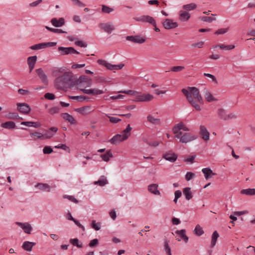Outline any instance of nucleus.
Wrapping results in <instances>:
<instances>
[{
    "mask_svg": "<svg viewBox=\"0 0 255 255\" xmlns=\"http://www.w3.org/2000/svg\"><path fill=\"white\" fill-rule=\"evenodd\" d=\"M181 91L191 106L196 111H200L201 110L199 104L203 105L204 102L199 90L197 88L187 87L186 89H182Z\"/></svg>",
    "mask_w": 255,
    "mask_h": 255,
    "instance_id": "obj_1",
    "label": "nucleus"
},
{
    "mask_svg": "<svg viewBox=\"0 0 255 255\" xmlns=\"http://www.w3.org/2000/svg\"><path fill=\"white\" fill-rule=\"evenodd\" d=\"M189 129L182 122H180L173 127L172 131L175 134V138L179 139L182 143H187L195 140L197 136L191 132H187Z\"/></svg>",
    "mask_w": 255,
    "mask_h": 255,
    "instance_id": "obj_2",
    "label": "nucleus"
},
{
    "mask_svg": "<svg viewBox=\"0 0 255 255\" xmlns=\"http://www.w3.org/2000/svg\"><path fill=\"white\" fill-rule=\"evenodd\" d=\"M72 75L69 72H65L61 76H59L54 81L55 86L57 89H61L67 88L70 85Z\"/></svg>",
    "mask_w": 255,
    "mask_h": 255,
    "instance_id": "obj_3",
    "label": "nucleus"
},
{
    "mask_svg": "<svg viewBox=\"0 0 255 255\" xmlns=\"http://www.w3.org/2000/svg\"><path fill=\"white\" fill-rule=\"evenodd\" d=\"M75 84L81 90V89H85V88L91 87L92 85V81L91 79L88 78L85 75H83L80 77Z\"/></svg>",
    "mask_w": 255,
    "mask_h": 255,
    "instance_id": "obj_4",
    "label": "nucleus"
},
{
    "mask_svg": "<svg viewBox=\"0 0 255 255\" xmlns=\"http://www.w3.org/2000/svg\"><path fill=\"white\" fill-rule=\"evenodd\" d=\"M98 63L105 67H106L108 70H117L119 69H122L125 65L124 64H120L118 65H113L111 63H108L107 61L104 60L99 59L98 60Z\"/></svg>",
    "mask_w": 255,
    "mask_h": 255,
    "instance_id": "obj_5",
    "label": "nucleus"
},
{
    "mask_svg": "<svg viewBox=\"0 0 255 255\" xmlns=\"http://www.w3.org/2000/svg\"><path fill=\"white\" fill-rule=\"evenodd\" d=\"M133 19L136 21L141 22H147L152 24L154 27H156V21L153 17L148 15H142L139 16L134 17Z\"/></svg>",
    "mask_w": 255,
    "mask_h": 255,
    "instance_id": "obj_6",
    "label": "nucleus"
},
{
    "mask_svg": "<svg viewBox=\"0 0 255 255\" xmlns=\"http://www.w3.org/2000/svg\"><path fill=\"white\" fill-rule=\"evenodd\" d=\"M99 27L101 30L108 34H111L115 29V25L110 22L100 23Z\"/></svg>",
    "mask_w": 255,
    "mask_h": 255,
    "instance_id": "obj_7",
    "label": "nucleus"
},
{
    "mask_svg": "<svg viewBox=\"0 0 255 255\" xmlns=\"http://www.w3.org/2000/svg\"><path fill=\"white\" fill-rule=\"evenodd\" d=\"M58 50L62 55H65L69 54H79L78 51L72 47H64L61 46L58 47Z\"/></svg>",
    "mask_w": 255,
    "mask_h": 255,
    "instance_id": "obj_8",
    "label": "nucleus"
},
{
    "mask_svg": "<svg viewBox=\"0 0 255 255\" xmlns=\"http://www.w3.org/2000/svg\"><path fill=\"white\" fill-rule=\"evenodd\" d=\"M162 24L163 27L166 29H173L178 26V24L176 22H173V20L171 19L166 18L163 22Z\"/></svg>",
    "mask_w": 255,
    "mask_h": 255,
    "instance_id": "obj_9",
    "label": "nucleus"
},
{
    "mask_svg": "<svg viewBox=\"0 0 255 255\" xmlns=\"http://www.w3.org/2000/svg\"><path fill=\"white\" fill-rule=\"evenodd\" d=\"M17 110L21 113L24 114H28L31 110L30 107L26 103H20L17 104Z\"/></svg>",
    "mask_w": 255,
    "mask_h": 255,
    "instance_id": "obj_10",
    "label": "nucleus"
},
{
    "mask_svg": "<svg viewBox=\"0 0 255 255\" xmlns=\"http://www.w3.org/2000/svg\"><path fill=\"white\" fill-rule=\"evenodd\" d=\"M35 72L42 82L45 85H47L48 83L47 76L43 69L42 68H38L35 70Z\"/></svg>",
    "mask_w": 255,
    "mask_h": 255,
    "instance_id": "obj_11",
    "label": "nucleus"
},
{
    "mask_svg": "<svg viewBox=\"0 0 255 255\" xmlns=\"http://www.w3.org/2000/svg\"><path fill=\"white\" fill-rule=\"evenodd\" d=\"M126 39L133 43L139 44H142L145 41V38L140 35L128 36L126 37Z\"/></svg>",
    "mask_w": 255,
    "mask_h": 255,
    "instance_id": "obj_12",
    "label": "nucleus"
},
{
    "mask_svg": "<svg viewBox=\"0 0 255 255\" xmlns=\"http://www.w3.org/2000/svg\"><path fill=\"white\" fill-rule=\"evenodd\" d=\"M81 91L85 94L94 96L102 94L104 93L103 90L96 88L90 89H81Z\"/></svg>",
    "mask_w": 255,
    "mask_h": 255,
    "instance_id": "obj_13",
    "label": "nucleus"
},
{
    "mask_svg": "<svg viewBox=\"0 0 255 255\" xmlns=\"http://www.w3.org/2000/svg\"><path fill=\"white\" fill-rule=\"evenodd\" d=\"M58 128L55 127H51L44 133L45 139L52 137L58 131Z\"/></svg>",
    "mask_w": 255,
    "mask_h": 255,
    "instance_id": "obj_14",
    "label": "nucleus"
},
{
    "mask_svg": "<svg viewBox=\"0 0 255 255\" xmlns=\"http://www.w3.org/2000/svg\"><path fill=\"white\" fill-rule=\"evenodd\" d=\"M16 224L21 227L26 234H30L31 231L32 230V227L28 223H21L17 222H16Z\"/></svg>",
    "mask_w": 255,
    "mask_h": 255,
    "instance_id": "obj_15",
    "label": "nucleus"
},
{
    "mask_svg": "<svg viewBox=\"0 0 255 255\" xmlns=\"http://www.w3.org/2000/svg\"><path fill=\"white\" fill-rule=\"evenodd\" d=\"M153 96L149 94H144L138 95L136 97V101L138 102H148L152 100Z\"/></svg>",
    "mask_w": 255,
    "mask_h": 255,
    "instance_id": "obj_16",
    "label": "nucleus"
},
{
    "mask_svg": "<svg viewBox=\"0 0 255 255\" xmlns=\"http://www.w3.org/2000/svg\"><path fill=\"white\" fill-rule=\"evenodd\" d=\"M50 22L55 27H61L65 24V19L63 17H61L59 19L53 18L51 19Z\"/></svg>",
    "mask_w": 255,
    "mask_h": 255,
    "instance_id": "obj_17",
    "label": "nucleus"
},
{
    "mask_svg": "<svg viewBox=\"0 0 255 255\" xmlns=\"http://www.w3.org/2000/svg\"><path fill=\"white\" fill-rule=\"evenodd\" d=\"M179 19L181 21H186L190 17V14L186 10L183 9L179 11Z\"/></svg>",
    "mask_w": 255,
    "mask_h": 255,
    "instance_id": "obj_18",
    "label": "nucleus"
},
{
    "mask_svg": "<svg viewBox=\"0 0 255 255\" xmlns=\"http://www.w3.org/2000/svg\"><path fill=\"white\" fill-rule=\"evenodd\" d=\"M203 92L204 97L207 102H211L217 101V99L213 96L208 89L205 88Z\"/></svg>",
    "mask_w": 255,
    "mask_h": 255,
    "instance_id": "obj_19",
    "label": "nucleus"
},
{
    "mask_svg": "<svg viewBox=\"0 0 255 255\" xmlns=\"http://www.w3.org/2000/svg\"><path fill=\"white\" fill-rule=\"evenodd\" d=\"M125 140L122 134H118L114 136L109 141L112 144H117Z\"/></svg>",
    "mask_w": 255,
    "mask_h": 255,
    "instance_id": "obj_20",
    "label": "nucleus"
},
{
    "mask_svg": "<svg viewBox=\"0 0 255 255\" xmlns=\"http://www.w3.org/2000/svg\"><path fill=\"white\" fill-rule=\"evenodd\" d=\"M75 110L77 112L83 115H87L92 112V108L90 106L82 107L79 108H77Z\"/></svg>",
    "mask_w": 255,
    "mask_h": 255,
    "instance_id": "obj_21",
    "label": "nucleus"
},
{
    "mask_svg": "<svg viewBox=\"0 0 255 255\" xmlns=\"http://www.w3.org/2000/svg\"><path fill=\"white\" fill-rule=\"evenodd\" d=\"M200 134L202 135L204 140H208L209 139L210 133L205 127L201 126L200 127Z\"/></svg>",
    "mask_w": 255,
    "mask_h": 255,
    "instance_id": "obj_22",
    "label": "nucleus"
},
{
    "mask_svg": "<svg viewBox=\"0 0 255 255\" xmlns=\"http://www.w3.org/2000/svg\"><path fill=\"white\" fill-rule=\"evenodd\" d=\"M163 157L166 160L173 162L177 159V155L173 152H169L165 154L163 156Z\"/></svg>",
    "mask_w": 255,
    "mask_h": 255,
    "instance_id": "obj_23",
    "label": "nucleus"
},
{
    "mask_svg": "<svg viewBox=\"0 0 255 255\" xmlns=\"http://www.w3.org/2000/svg\"><path fill=\"white\" fill-rule=\"evenodd\" d=\"M61 117L65 121H68L71 124H75L76 123V121L74 117L67 113H62L61 114Z\"/></svg>",
    "mask_w": 255,
    "mask_h": 255,
    "instance_id": "obj_24",
    "label": "nucleus"
},
{
    "mask_svg": "<svg viewBox=\"0 0 255 255\" xmlns=\"http://www.w3.org/2000/svg\"><path fill=\"white\" fill-rule=\"evenodd\" d=\"M158 185L156 184H150L148 186V191L154 195H159L160 192L158 190Z\"/></svg>",
    "mask_w": 255,
    "mask_h": 255,
    "instance_id": "obj_25",
    "label": "nucleus"
},
{
    "mask_svg": "<svg viewBox=\"0 0 255 255\" xmlns=\"http://www.w3.org/2000/svg\"><path fill=\"white\" fill-rule=\"evenodd\" d=\"M202 172L204 174L205 177L206 179L210 178L212 176L216 175V173L213 172L210 168H205L202 169Z\"/></svg>",
    "mask_w": 255,
    "mask_h": 255,
    "instance_id": "obj_26",
    "label": "nucleus"
},
{
    "mask_svg": "<svg viewBox=\"0 0 255 255\" xmlns=\"http://www.w3.org/2000/svg\"><path fill=\"white\" fill-rule=\"evenodd\" d=\"M42 191L50 192L51 187L46 183H38L35 186Z\"/></svg>",
    "mask_w": 255,
    "mask_h": 255,
    "instance_id": "obj_27",
    "label": "nucleus"
},
{
    "mask_svg": "<svg viewBox=\"0 0 255 255\" xmlns=\"http://www.w3.org/2000/svg\"><path fill=\"white\" fill-rule=\"evenodd\" d=\"M176 234L178 235L185 242V243H187L188 241V237L186 235L185 233L186 231L185 229H182L181 230H177L175 232Z\"/></svg>",
    "mask_w": 255,
    "mask_h": 255,
    "instance_id": "obj_28",
    "label": "nucleus"
},
{
    "mask_svg": "<svg viewBox=\"0 0 255 255\" xmlns=\"http://www.w3.org/2000/svg\"><path fill=\"white\" fill-rule=\"evenodd\" d=\"M20 124L29 127H32L35 128H38L41 126L40 123L34 122H22Z\"/></svg>",
    "mask_w": 255,
    "mask_h": 255,
    "instance_id": "obj_29",
    "label": "nucleus"
},
{
    "mask_svg": "<svg viewBox=\"0 0 255 255\" xmlns=\"http://www.w3.org/2000/svg\"><path fill=\"white\" fill-rule=\"evenodd\" d=\"M35 245V243L26 241L23 243L22 247L24 250L27 251H31L33 246Z\"/></svg>",
    "mask_w": 255,
    "mask_h": 255,
    "instance_id": "obj_30",
    "label": "nucleus"
},
{
    "mask_svg": "<svg viewBox=\"0 0 255 255\" xmlns=\"http://www.w3.org/2000/svg\"><path fill=\"white\" fill-rule=\"evenodd\" d=\"M183 192L186 200H189L192 198L193 196L190 187H186L184 188Z\"/></svg>",
    "mask_w": 255,
    "mask_h": 255,
    "instance_id": "obj_31",
    "label": "nucleus"
},
{
    "mask_svg": "<svg viewBox=\"0 0 255 255\" xmlns=\"http://www.w3.org/2000/svg\"><path fill=\"white\" fill-rule=\"evenodd\" d=\"M1 127L5 128L13 129L15 127V124L13 122L8 121L2 123Z\"/></svg>",
    "mask_w": 255,
    "mask_h": 255,
    "instance_id": "obj_32",
    "label": "nucleus"
},
{
    "mask_svg": "<svg viewBox=\"0 0 255 255\" xmlns=\"http://www.w3.org/2000/svg\"><path fill=\"white\" fill-rule=\"evenodd\" d=\"M113 153L110 150H107L106 153L101 155V157L106 162L109 161L110 158L113 157Z\"/></svg>",
    "mask_w": 255,
    "mask_h": 255,
    "instance_id": "obj_33",
    "label": "nucleus"
},
{
    "mask_svg": "<svg viewBox=\"0 0 255 255\" xmlns=\"http://www.w3.org/2000/svg\"><path fill=\"white\" fill-rule=\"evenodd\" d=\"M241 194H245L248 196H253L255 195V188H248L246 189H243L241 191Z\"/></svg>",
    "mask_w": 255,
    "mask_h": 255,
    "instance_id": "obj_34",
    "label": "nucleus"
},
{
    "mask_svg": "<svg viewBox=\"0 0 255 255\" xmlns=\"http://www.w3.org/2000/svg\"><path fill=\"white\" fill-rule=\"evenodd\" d=\"M108 182L106 178L104 176H102L99 180L94 182V184H98L101 186H103L108 184Z\"/></svg>",
    "mask_w": 255,
    "mask_h": 255,
    "instance_id": "obj_35",
    "label": "nucleus"
},
{
    "mask_svg": "<svg viewBox=\"0 0 255 255\" xmlns=\"http://www.w3.org/2000/svg\"><path fill=\"white\" fill-rule=\"evenodd\" d=\"M30 135L31 137H32L33 136H34V140H38V139L45 140L44 133L43 134L39 132H32V133H30Z\"/></svg>",
    "mask_w": 255,
    "mask_h": 255,
    "instance_id": "obj_36",
    "label": "nucleus"
},
{
    "mask_svg": "<svg viewBox=\"0 0 255 255\" xmlns=\"http://www.w3.org/2000/svg\"><path fill=\"white\" fill-rule=\"evenodd\" d=\"M132 128L130 127V125H128L126 128L123 131V134H122L124 138L126 140L130 136V131L131 130Z\"/></svg>",
    "mask_w": 255,
    "mask_h": 255,
    "instance_id": "obj_37",
    "label": "nucleus"
},
{
    "mask_svg": "<svg viewBox=\"0 0 255 255\" xmlns=\"http://www.w3.org/2000/svg\"><path fill=\"white\" fill-rule=\"evenodd\" d=\"M219 237V235L218 232L216 231H214L212 235L211 247L213 248L215 246Z\"/></svg>",
    "mask_w": 255,
    "mask_h": 255,
    "instance_id": "obj_38",
    "label": "nucleus"
},
{
    "mask_svg": "<svg viewBox=\"0 0 255 255\" xmlns=\"http://www.w3.org/2000/svg\"><path fill=\"white\" fill-rule=\"evenodd\" d=\"M147 120L149 123L155 125H159L160 124V120L159 119L154 118L151 115L147 116Z\"/></svg>",
    "mask_w": 255,
    "mask_h": 255,
    "instance_id": "obj_39",
    "label": "nucleus"
},
{
    "mask_svg": "<svg viewBox=\"0 0 255 255\" xmlns=\"http://www.w3.org/2000/svg\"><path fill=\"white\" fill-rule=\"evenodd\" d=\"M218 114L220 119L226 121L228 113L224 109H219L218 111Z\"/></svg>",
    "mask_w": 255,
    "mask_h": 255,
    "instance_id": "obj_40",
    "label": "nucleus"
},
{
    "mask_svg": "<svg viewBox=\"0 0 255 255\" xmlns=\"http://www.w3.org/2000/svg\"><path fill=\"white\" fill-rule=\"evenodd\" d=\"M197 7V5L194 3H190L189 4H185L183 6V9L190 11L195 9Z\"/></svg>",
    "mask_w": 255,
    "mask_h": 255,
    "instance_id": "obj_41",
    "label": "nucleus"
},
{
    "mask_svg": "<svg viewBox=\"0 0 255 255\" xmlns=\"http://www.w3.org/2000/svg\"><path fill=\"white\" fill-rule=\"evenodd\" d=\"M70 243L74 246H76L79 248L83 247L82 243H80L77 238L71 239L70 240Z\"/></svg>",
    "mask_w": 255,
    "mask_h": 255,
    "instance_id": "obj_42",
    "label": "nucleus"
},
{
    "mask_svg": "<svg viewBox=\"0 0 255 255\" xmlns=\"http://www.w3.org/2000/svg\"><path fill=\"white\" fill-rule=\"evenodd\" d=\"M194 232V233L198 236H200L204 234V231L203 230L202 228L199 225H196Z\"/></svg>",
    "mask_w": 255,
    "mask_h": 255,
    "instance_id": "obj_43",
    "label": "nucleus"
},
{
    "mask_svg": "<svg viewBox=\"0 0 255 255\" xmlns=\"http://www.w3.org/2000/svg\"><path fill=\"white\" fill-rule=\"evenodd\" d=\"M45 28L48 30H49L51 32H54V33H67V32L63 31V30H62L61 29L53 28H51L47 26H46Z\"/></svg>",
    "mask_w": 255,
    "mask_h": 255,
    "instance_id": "obj_44",
    "label": "nucleus"
},
{
    "mask_svg": "<svg viewBox=\"0 0 255 255\" xmlns=\"http://www.w3.org/2000/svg\"><path fill=\"white\" fill-rule=\"evenodd\" d=\"M200 19L203 21L204 22H212L213 21H215L216 20V18L212 17V16H202L200 17Z\"/></svg>",
    "mask_w": 255,
    "mask_h": 255,
    "instance_id": "obj_45",
    "label": "nucleus"
},
{
    "mask_svg": "<svg viewBox=\"0 0 255 255\" xmlns=\"http://www.w3.org/2000/svg\"><path fill=\"white\" fill-rule=\"evenodd\" d=\"M114 11V9L106 5H102V11L103 13H110Z\"/></svg>",
    "mask_w": 255,
    "mask_h": 255,
    "instance_id": "obj_46",
    "label": "nucleus"
},
{
    "mask_svg": "<svg viewBox=\"0 0 255 255\" xmlns=\"http://www.w3.org/2000/svg\"><path fill=\"white\" fill-rule=\"evenodd\" d=\"M37 60L36 56H32L29 57L27 58V64L28 65H35Z\"/></svg>",
    "mask_w": 255,
    "mask_h": 255,
    "instance_id": "obj_47",
    "label": "nucleus"
},
{
    "mask_svg": "<svg viewBox=\"0 0 255 255\" xmlns=\"http://www.w3.org/2000/svg\"><path fill=\"white\" fill-rule=\"evenodd\" d=\"M219 47L221 49H225L226 50H230L234 49L235 48V45H225L224 44H221L220 45H216L215 48H217V47Z\"/></svg>",
    "mask_w": 255,
    "mask_h": 255,
    "instance_id": "obj_48",
    "label": "nucleus"
},
{
    "mask_svg": "<svg viewBox=\"0 0 255 255\" xmlns=\"http://www.w3.org/2000/svg\"><path fill=\"white\" fill-rule=\"evenodd\" d=\"M69 98L73 100H77L79 101L82 102L84 100H88L89 98L85 96H69Z\"/></svg>",
    "mask_w": 255,
    "mask_h": 255,
    "instance_id": "obj_49",
    "label": "nucleus"
},
{
    "mask_svg": "<svg viewBox=\"0 0 255 255\" xmlns=\"http://www.w3.org/2000/svg\"><path fill=\"white\" fill-rule=\"evenodd\" d=\"M63 197L65 199H67L70 201L75 203L76 204H77L79 203V201L77 200L73 196L71 195H64L63 196Z\"/></svg>",
    "mask_w": 255,
    "mask_h": 255,
    "instance_id": "obj_50",
    "label": "nucleus"
},
{
    "mask_svg": "<svg viewBox=\"0 0 255 255\" xmlns=\"http://www.w3.org/2000/svg\"><path fill=\"white\" fill-rule=\"evenodd\" d=\"M92 227L96 231H99L101 229V223H96L95 220L92 221L91 224Z\"/></svg>",
    "mask_w": 255,
    "mask_h": 255,
    "instance_id": "obj_51",
    "label": "nucleus"
},
{
    "mask_svg": "<svg viewBox=\"0 0 255 255\" xmlns=\"http://www.w3.org/2000/svg\"><path fill=\"white\" fill-rule=\"evenodd\" d=\"M30 48L32 50H37L39 49H44L43 43L36 44L30 46Z\"/></svg>",
    "mask_w": 255,
    "mask_h": 255,
    "instance_id": "obj_52",
    "label": "nucleus"
},
{
    "mask_svg": "<svg viewBox=\"0 0 255 255\" xmlns=\"http://www.w3.org/2000/svg\"><path fill=\"white\" fill-rule=\"evenodd\" d=\"M237 117V115L235 113L232 112L228 113L226 121L236 119Z\"/></svg>",
    "mask_w": 255,
    "mask_h": 255,
    "instance_id": "obj_53",
    "label": "nucleus"
},
{
    "mask_svg": "<svg viewBox=\"0 0 255 255\" xmlns=\"http://www.w3.org/2000/svg\"><path fill=\"white\" fill-rule=\"evenodd\" d=\"M56 148H61L64 150H68V152H70V149L68 146L65 144H59L54 147Z\"/></svg>",
    "mask_w": 255,
    "mask_h": 255,
    "instance_id": "obj_54",
    "label": "nucleus"
},
{
    "mask_svg": "<svg viewBox=\"0 0 255 255\" xmlns=\"http://www.w3.org/2000/svg\"><path fill=\"white\" fill-rule=\"evenodd\" d=\"M63 69L61 68H55L52 71V74L54 76H58L60 73H63Z\"/></svg>",
    "mask_w": 255,
    "mask_h": 255,
    "instance_id": "obj_55",
    "label": "nucleus"
},
{
    "mask_svg": "<svg viewBox=\"0 0 255 255\" xmlns=\"http://www.w3.org/2000/svg\"><path fill=\"white\" fill-rule=\"evenodd\" d=\"M6 117L9 119L14 120L17 119L19 116L16 113H9L7 115Z\"/></svg>",
    "mask_w": 255,
    "mask_h": 255,
    "instance_id": "obj_56",
    "label": "nucleus"
},
{
    "mask_svg": "<svg viewBox=\"0 0 255 255\" xmlns=\"http://www.w3.org/2000/svg\"><path fill=\"white\" fill-rule=\"evenodd\" d=\"M184 69V66H174L171 68V71H172L173 72H178L181 71Z\"/></svg>",
    "mask_w": 255,
    "mask_h": 255,
    "instance_id": "obj_57",
    "label": "nucleus"
},
{
    "mask_svg": "<svg viewBox=\"0 0 255 255\" xmlns=\"http://www.w3.org/2000/svg\"><path fill=\"white\" fill-rule=\"evenodd\" d=\"M44 49L47 47L55 46L57 44V42H49L43 43Z\"/></svg>",
    "mask_w": 255,
    "mask_h": 255,
    "instance_id": "obj_58",
    "label": "nucleus"
},
{
    "mask_svg": "<svg viewBox=\"0 0 255 255\" xmlns=\"http://www.w3.org/2000/svg\"><path fill=\"white\" fill-rule=\"evenodd\" d=\"M106 116L109 118L110 121L114 124L117 123L121 121L120 119L117 118L116 117H110L108 115H106Z\"/></svg>",
    "mask_w": 255,
    "mask_h": 255,
    "instance_id": "obj_59",
    "label": "nucleus"
},
{
    "mask_svg": "<svg viewBox=\"0 0 255 255\" xmlns=\"http://www.w3.org/2000/svg\"><path fill=\"white\" fill-rule=\"evenodd\" d=\"M75 44L81 47H86L87 46V44L86 42L81 40L76 41Z\"/></svg>",
    "mask_w": 255,
    "mask_h": 255,
    "instance_id": "obj_60",
    "label": "nucleus"
},
{
    "mask_svg": "<svg viewBox=\"0 0 255 255\" xmlns=\"http://www.w3.org/2000/svg\"><path fill=\"white\" fill-rule=\"evenodd\" d=\"M228 31V28H220L218 29L215 32V34H223L227 32Z\"/></svg>",
    "mask_w": 255,
    "mask_h": 255,
    "instance_id": "obj_61",
    "label": "nucleus"
},
{
    "mask_svg": "<svg viewBox=\"0 0 255 255\" xmlns=\"http://www.w3.org/2000/svg\"><path fill=\"white\" fill-rule=\"evenodd\" d=\"M43 152L44 154H50L53 152V149L50 146H46L44 147Z\"/></svg>",
    "mask_w": 255,
    "mask_h": 255,
    "instance_id": "obj_62",
    "label": "nucleus"
},
{
    "mask_svg": "<svg viewBox=\"0 0 255 255\" xmlns=\"http://www.w3.org/2000/svg\"><path fill=\"white\" fill-rule=\"evenodd\" d=\"M59 110H60V109L58 107H53V108H51L50 109H49V113L50 114L53 115L54 114L58 113L59 112Z\"/></svg>",
    "mask_w": 255,
    "mask_h": 255,
    "instance_id": "obj_63",
    "label": "nucleus"
},
{
    "mask_svg": "<svg viewBox=\"0 0 255 255\" xmlns=\"http://www.w3.org/2000/svg\"><path fill=\"white\" fill-rule=\"evenodd\" d=\"M45 99L50 100H53L55 98V96L53 94L47 93L44 95Z\"/></svg>",
    "mask_w": 255,
    "mask_h": 255,
    "instance_id": "obj_64",
    "label": "nucleus"
}]
</instances>
